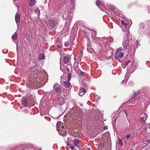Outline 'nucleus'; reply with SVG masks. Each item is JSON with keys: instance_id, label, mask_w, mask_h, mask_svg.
<instances>
[{"instance_id": "obj_1", "label": "nucleus", "mask_w": 150, "mask_h": 150, "mask_svg": "<svg viewBox=\"0 0 150 150\" xmlns=\"http://www.w3.org/2000/svg\"><path fill=\"white\" fill-rule=\"evenodd\" d=\"M72 142L74 144L73 146L71 144H67V146L69 148H70L72 150H73L74 149V146H75L77 148H80V145L79 144V139H75L73 140Z\"/></svg>"}, {"instance_id": "obj_2", "label": "nucleus", "mask_w": 150, "mask_h": 150, "mask_svg": "<svg viewBox=\"0 0 150 150\" xmlns=\"http://www.w3.org/2000/svg\"><path fill=\"white\" fill-rule=\"evenodd\" d=\"M121 50L120 49L118 48L117 50L115 52L114 57L117 60H118L119 57L120 59L122 58L124 56V54L122 52H120Z\"/></svg>"}, {"instance_id": "obj_3", "label": "nucleus", "mask_w": 150, "mask_h": 150, "mask_svg": "<svg viewBox=\"0 0 150 150\" xmlns=\"http://www.w3.org/2000/svg\"><path fill=\"white\" fill-rule=\"evenodd\" d=\"M140 121L142 123H144L146 121L147 118V115L144 113H142L139 116Z\"/></svg>"}, {"instance_id": "obj_4", "label": "nucleus", "mask_w": 150, "mask_h": 150, "mask_svg": "<svg viewBox=\"0 0 150 150\" xmlns=\"http://www.w3.org/2000/svg\"><path fill=\"white\" fill-rule=\"evenodd\" d=\"M129 41L128 40H126L123 43L122 46L124 50H131L129 47Z\"/></svg>"}, {"instance_id": "obj_5", "label": "nucleus", "mask_w": 150, "mask_h": 150, "mask_svg": "<svg viewBox=\"0 0 150 150\" xmlns=\"http://www.w3.org/2000/svg\"><path fill=\"white\" fill-rule=\"evenodd\" d=\"M62 123H61V122L58 121L57 123V129L58 132L61 129L64 128L63 125Z\"/></svg>"}, {"instance_id": "obj_6", "label": "nucleus", "mask_w": 150, "mask_h": 150, "mask_svg": "<svg viewBox=\"0 0 150 150\" xmlns=\"http://www.w3.org/2000/svg\"><path fill=\"white\" fill-rule=\"evenodd\" d=\"M71 59L70 56L68 55L65 56L64 58V62L65 64H69Z\"/></svg>"}, {"instance_id": "obj_7", "label": "nucleus", "mask_w": 150, "mask_h": 150, "mask_svg": "<svg viewBox=\"0 0 150 150\" xmlns=\"http://www.w3.org/2000/svg\"><path fill=\"white\" fill-rule=\"evenodd\" d=\"M57 83L55 84L53 86L54 89L55 91L57 93H60L62 91V89L60 87L57 86Z\"/></svg>"}, {"instance_id": "obj_8", "label": "nucleus", "mask_w": 150, "mask_h": 150, "mask_svg": "<svg viewBox=\"0 0 150 150\" xmlns=\"http://www.w3.org/2000/svg\"><path fill=\"white\" fill-rule=\"evenodd\" d=\"M86 90L84 88L81 87L80 88L79 94L80 96H83L86 92Z\"/></svg>"}, {"instance_id": "obj_9", "label": "nucleus", "mask_w": 150, "mask_h": 150, "mask_svg": "<svg viewBox=\"0 0 150 150\" xmlns=\"http://www.w3.org/2000/svg\"><path fill=\"white\" fill-rule=\"evenodd\" d=\"M30 103L27 101L26 99H24L22 100V104L24 107L28 106L30 105Z\"/></svg>"}, {"instance_id": "obj_10", "label": "nucleus", "mask_w": 150, "mask_h": 150, "mask_svg": "<svg viewBox=\"0 0 150 150\" xmlns=\"http://www.w3.org/2000/svg\"><path fill=\"white\" fill-rule=\"evenodd\" d=\"M59 134L65 137L67 134V130L65 129H63L58 132Z\"/></svg>"}, {"instance_id": "obj_11", "label": "nucleus", "mask_w": 150, "mask_h": 150, "mask_svg": "<svg viewBox=\"0 0 150 150\" xmlns=\"http://www.w3.org/2000/svg\"><path fill=\"white\" fill-rule=\"evenodd\" d=\"M63 83L65 84V87H67L68 89H70L71 88V86L69 81L68 80V81H64Z\"/></svg>"}, {"instance_id": "obj_12", "label": "nucleus", "mask_w": 150, "mask_h": 150, "mask_svg": "<svg viewBox=\"0 0 150 150\" xmlns=\"http://www.w3.org/2000/svg\"><path fill=\"white\" fill-rule=\"evenodd\" d=\"M59 104L60 105H63L64 102V98L62 97H60L58 98Z\"/></svg>"}, {"instance_id": "obj_13", "label": "nucleus", "mask_w": 150, "mask_h": 150, "mask_svg": "<svg viewBox=\"0 0 150 150\" xmlns=\"http://www.w3.org/2000/svg\"><path fill=\"white\" fill-rule=\"evenodd\" d=\"M15 20L16 23L18 24L20 21V16L19 14L16 13L15 16Z\"/></svg>"}, {"instance_id": "obj_14", "label": "nucleus", "mask_w": 150, "mask_h": 150, "mask_svg": "<svg viewBox=\"0 0 150 150\" xmlns=\"http://www.w3.org/2000/svg\"><path fill=\"white\" fill-rule=\"evenodd\" d=\"M38 68L36 66H34L30 68V71L31 72H35L38 70Z\"/></svg>"}, {"instance_id": "obj_15", "label": "nucleus", "mask_w": 150, "mask_h": 150, "mask_svg": "<svg viewBox=\"0 0 150 150\" xmlns=\"http://www.w3.org/2000/svg\"><path fill=\"white\" fill-rule=\"evenodd\" d=\"M35 4V0H30L29 2L30 7H32Z\"/></svg>"}, {"instance_id": "obj_16", "label": "nucleus", "mask_w": 150, "mask_h": 150, "mask_svg": "<svg viewBox=\"0 0 150 150\" xmlns=\"http://www.w3.org/2000/svg\"><path fill=\"white\" fill-rule=\"evenodd\" d=\"M49 23L52 27H53L55 25V21L53 19L50 20L49 21Z\"/></svg>"}, {"instance_id": "obj_17", "label": "nucleus", "mask_w": 150, "mask_h": 150, "mask_svg": "<svg viewBox=\"0 0 150 150\" xmlns=\"http://www.w3.org/2000/svg\"><path fill=\"white\" fill-rule=\"evenodd\" d=\"M98 147L99 148H101L103 147L104 146V142L103 141L100 142L98 144Z\"/></svg>"}, {"instance_id": "obj_18", "label": "nucleus", "mask_w": 150, "mask_h": 150, "mask_svg": "<svg viewBox=\"0 0 150 150\" xmlns=\"http://www.w3.org/2000/svg\"><path fill=\"white\" fill-rule=\"evenodd\" d=\"M12 38L15 40H16L17 39V33L15 32V33L12 36Z\"/></svg>"}, {"instance_id": "obj_19", "label": "nucleus", "mask_w": 150, "mask_h": 150, "mask_svg": "<svg viewBox=\"0 0 150 150\" xmlns=\"http://www.w3.org/2000/svg\"><path fill=\"white\" fill-rule=\"evenodd\" d=\"M117 144L120 145L121 146H123V142L122 141L121 139H118L117 141Z\"/></svg>"}, {"instance_id": "obj_20", "label": "nucleus", "mask_w": 150, "mask_h": 150, "mask_svg": "<svg viewBox=\"0 0 150 150\" xmlns=\"http://www.w3.org/2000/svg\"><path fill=\"white\" fill-rule=\"evenodd\" d=\"M45 58V56L43 54H40L38 55V58L40 59H42Z\"/></svg>"}, {"instance_id": "obj_21", "label": "nucleus", "mask_w": 150, "mask_h": 150, "mask_svg": "<svg viewBox=\"0 0 150 150\" xmlns=\"http://www.w3.org/2000/svg\"><path fill=\"white\" fill-rule=\"evenodd\" d=\"M144 143L146 145H148L150 143V139H148L144 142Z\"/></svg>"}, {"instance_id": "obj_22", "label": "nucleus", "mask_w": 150, "mask_h": 150, "mask_svg": "<svg viewBox=\"0 0 150 150\" xmlns=\"http://www.w3.org/2000/svg\"><path fill=\"white\" fill-rule=\"evenodd\" d=\"M101 2L100 1H99V0H97L96 2V5L98 6H100L101 4Z\"/></svg>"}, {"instance_id": "obj_23", "label": "nucleus", "mask_w": 150, "mask_h": 150, "mask_svg": "<svg viewBox=\"0 0 150 150\" xmlns=\"http://www.w3.org/2000/svg\"><path fill=\"white\" fill-rule=\"evenodd\" d=\"M69 42L68 41L65 42L64 43V45L66 47H68L69 46Z\"/></svg>"}, {"instance_id": "obj_24", "label": "nucleus", "mask_w": 150, "mask_h": 150, "mask_svg": "<svg viewBox=\"0 0 150 150\" xmlns=\"http://www.w3.org/2000/svg\"><path fill=\"white\" fill-rule=\"evenodd\" d=\"M68 81H70L71 77V74L70 73H69L68 74Z\"/></svg>"}, {"instance_id": "obj_25", "label": "nucleus", "mask_w": 150, "mask_h": 150, "mask_svg": "<svg viewBox=\"0 0 150 150\" xmlns=\"http://www.w3.org/2000/svg\"><path fill=\"white\" fill-rule=\"evenodd\" d=\"M144 25L143 23H142L140 24V27L141 28L143 29L144 28Z\"/></svg>"}, {"instance_id": "obj_26", "label": "nucleus", "mask_w": 150, "mask_h": 150, "mask_svg": "<svg viewBox=\"0 0 150 150\" xmlns=\"http://www.w3.org/2000/svg\"><path fill=\"white\" fill-rule=\"evenodd\" d=\"M75 0H71L70 1V3H71V4L72 5H73L74 3Z\"/></svg>"}, {"instance_id": "obj_27", "label": "nucleus", "mask_w": 150, "mask_h": 150, "mask_svg": "<svg viewBox=\"0 0 150 150\" xmlns=\"http://www.w3.org/2000/svg\"><path fill=\"white\" fill-rule=\"evenodd\" d=\"M121 23L124 25L125 26H126L127 25V24L126 23H125V22L123 20H121Z\"/></svg>"}, {"instance_id": "obj_28", "label": "nucleus", "mask_w": 150, "mask_h": 150, "mask_svg": "<svg viewBox=\"0 0 150 150\" xmlns=\"http://www.w3.org/2000/svg\"><path fill=\"white\" fill-rule=\"evenodd\" d=\"M138 94V93H136L134 92L133 95V97L132 98V99H133L134 98L136 97L137 96V94Z\"/></svg>"}, {"instance_id": "obj_29", "label": "nucleus", "mask_w": 150, "mask_h": 150, "mask_svg": "<svg viewBox=\"0 0 150 150\" xmlns=\"http://www.w3.org/2000/svg\"><path fill=\"white\" fill-rule=\"evenodd\" d=\"M124 112L125 113L126 115V117L127 118V119L128 121H129V120H128V118H127V110H125L124 111Z\"/></svg>"}, {"instance_id": "obj_30", "label": "nucleus", "mask_w": 150, "mask_h": 150, "mask_svg": "<svg viewBox=\"0 0 150 150\" xmlns=\"http://www.w3.org/2000/svg\"><path fill=\"white\" fill-rule=\"evenodd\" d=\"M131 61V60L130 59H129L125 63V64L127 66L128 64Z\"/></svg>"}, {"instance_id": "obj_31", "label": "nucleus", "mask_w": 150, "mask_h": 150, "mask_svg": "<svg viewBox=\"0 0 150 150\" xmlns=\"http://www.w3.org/2000/svg\"><path fill=\"white\" fill-rule=\"evenodd\" d=\"M35 12L38 13V15L40 13V11L38 9H37L35 10Z\"/></svg>"}, {"instance_id": "obj_32", "label": "nucleus", "mask_w": 150, "mask_h": 150, "mask_svg": "<svg viewBox=\"0 0 150 150\" xmlns=\"http://www.w3.org/2000/svg\"><path fill=\"white\" fill-rule=\"evenodd\" d=\"M84 72H82L81 71H80V72L79 74L81 76H83L84 75Z\"/></svg>"}, {"instance_id": "obj_33", "label": "nucleus", "mask_w": 150, "mask_h": 150, "mask_svg": "<svg viewBox=\"0 0 150 150\" xmlns=\"http://www.w3.org/2000/svg\"><path fill=\"white\" fill-rule=\"evenodd\" d=\"M75 70L77 72H79L80 71V69L77 67L75 68Z\"/></svg>"}, {"instance_id": "obj_34", "label": "nucleus", "mask_w": 150, "mask_h": 150, "mask_svg": "<svg viewBox=\"0 0 150 150\" xmlns=\"http://www.w3.org/2000/svg\"><path fill=\"white\" fill-rule=\"evenodd\" d=\"M30 36H29V35H28V36L26 37V38L27 40L28 41H30V39H29V38H30Z\"/></svg>"}, {"instance_id": "obj_35", "label": "nucleus", "mask_w": 150, "mask_h": 150, "mask_svg": "<svg viewBox=\"0 0 150 150\" xmlns=\"http://www.w3.org/2000/svg\"><path fill=\"white\" fill-rule=\"evenodd\" d=\"M130 134H128L126 136V138L127 139H128L130 136Z\"/></svg>"}, {"instance_id": "obj_36", "label": "nucleus", "mask_w": 150, "mask_h": 150, "mask_svg": "<svg viewBox=\"0 0 150 150\" xmlns=\"http://www.w3.org/2000/svg\"><path fill=\"white\" fill-rule=\"evenodd\" d=\"M127 66V65L125 64H123L122 65V67L123 68H125Z\"/></svg>"}, {"instance_id": "obj_37", "label": "nucleus", "mask_w": 150, "mask_h": 150, "mask_svg": "<svg viewBox=\"0 0 150 150\" xmlns=\"http://www.w3.org/2000/svg\"><path fill=\"white\" fill-rule=\"evenodd\" d=\"M79 54L81 55V57L82 55H83V51H81L79 52Z\"/></svg>"}, {"instance_id": "obj_38", "label": "nucleus", "mask_w": 150, "mask_h": 150, "mask_svg": "<svg viewBox=\"0 0 150 150\" xmlns=\"http://www.w3.org/2000/svg\"><path fill=\"white\" fill-rule=\"evenodd\" d=\"M108 129V127L107 126H104V129Z\"/></svg>"}, {"instance_id": "obj_39", "label": "nucleus", "mask_w": 150, "mask_h": 150, "mask_svg": "<svg viewBox=\"0 0 150 150\" xmlns=\"http://www.w3.org/2000/svg\"><path fill=\"white\" fill-rule=\"evenodd\" d=\"M66 70L68 71V72H69V70L68 68H67Z\"/></svg>"}, {"instance_id": "obj_40", "label": "nucleus", "mask_w": 150, "mask_h": 150, "mask_svg": "<svg viewBox=\"0 0 150 150\" xmlns=\"http://www.w3.org/2000/svg\"><path fill=\"white\" fill-rule=\"evenodd\" d=\"M129 150H133V149H131Z\"/></svg>"}, {"instance_id": "obj_41", "label": "nucleus", "mask_w": 150, "mask_h": 150, "mask_svg": "<svg viewBox=\"0 0 150 150\" xmlns=\"http://www.w3.org/2000/svg\"><path fill=\"white\" fill-rule=\"evenodd\" d=\"M149 128L150 129V124L149 125Z\"/></svg>"}, {"instance_id": "obj_42", "label": "nucleus", "mask_w": 150, "mask_h": 150, "mask_svg": "<svg viewBox=\"0 0 150 150\" xmlns=\"http://www.w3.org/2000/svg\"><path fill=\"white\" fill-rule=\"evenodd\" d=\"M17 8H18V5H17Z\"/></svg>"}, {"instance_id": "obj_43", "label": "nucleus", "mask_w": 150, "mask_h": 150, "mask_svg": "<svg viewBox=\"0 0 150 150\" xmlns=\"http://www.w3.org/2000/svg\"><path fill=\"white\" fill-rule=\"evenodd\" d=\"M20 147H20V149H22V148H21V146Z\"/></svg>"}, {"instance_id": "obj_44", "label": "nucleus", "mask_w": 150, "mask_h": 150, "mask_svg": "<svg viewBox=\"0 0 150 150\" xmlns=\"http://www.w3.org/2000/svg\"><path fill=\"white\" fill-rule=\"evenodd\" d=\"M17 150H19H19H18V149H17Z\"/></svg>"}]
</instances>
